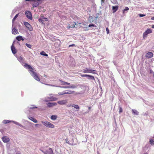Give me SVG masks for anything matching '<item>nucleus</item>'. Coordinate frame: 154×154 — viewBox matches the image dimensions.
<instances>
[{"label":"nucleus","mask_w":154,"mask_h":154,"mask_svg":"<svg viewBox=\"0 0 154 154\" xmlns=\"http://www.w3.org/2000/svg\"><path fill=\"white\" fill-rule=\"evenodd\" d=\"M153 54L152 52H149L146 53V57L148 58H150L153 57Z\"/></svg>","instance_id":"nucleus-13"},{"label":"nucleus","mask_w":154,"mask_h":154,"mask_svg":"<svg viewBox=\"0 0 154 154\" xmlns=\"http://www.w3.org/2000/svg\"><path fill=\"white\" fill-rule=\"evenodd\" d=\"M153 76H154V75H153Z\"/></svg>","instance_id":"nucleus-62"},{"label":"nucleus","mask_w":154,"mask_h":154,"mask_svg":"<svg viewBox=\"0 0 154 154\" xmlns=\"http://www.w3.org/2000/svg\"><path fill=\"white\" fill-rule=\"evenodd\" d=\"M38 21L40 22H43V20L41 19H38Z\"/></svg>","instance_id":"nucleus-44"},{"label":"nucleus","mask_w":154,"mask_h":154,"mask_svg":"<svg viewBox=\"0 0 154 154\" xmlns=\"http://www.w3.org/2000/svg\"><path fill=\"white\" fill-rule=\"evenodd\" d=\"M57 104L56 103H47V105L48 107H50L53 106Z\"/></svg>","instance_id":"nucleus-15"},{"label":"nucleus","mask_w":154,"mask_h":154,"mask_svg":"<svg viewBox=\"0 0 154 154\" xmlns=\"http://www.w3.org/2000/svg\"><path fill=\"white\" fill-rule=\"evenodd\" d=\"M45 102H47L48 101L47 100H45Z\"/></svg>","instance_id":"nucleus-58"},{"label":"nucleus","mask_w":154,"mask_h":154,"mask_svg":"<svg viewBox=\"0 0 154 154\" xmlns=\"http://www.w3.org/2000/svg\"><path fill=\"white\" fill-rule=\"evenodd\" d=\"M74 92V91H68L67 90H66L63 91V92H60L58 93V94L60 95H63L66 94H71Z\"/></svg>","instance_id":"nucleus-5"},{"label":"nucleus","mask_w":154,"mask_h":154,"mask_svg":"<svg viewBox=\"0 0 154 154\" xmlns=\"http://www.w3.org/2000/svg\"><path fill=\"white\" fill-rule=\"evenodd\" d=\"M47 127L49 128H54V126H46Z\"/></svg>","instance_id":"nucleus-43"},{"label":"nucleus","mask_w":154,"mask_h":154,"mask_svg":"<svg viewBox=\"0 0 154 154\" xmlns=\"http://www.w3.org/2000/svg\"><path fill=\"white\" fill-rule=\"evenodd\" d=\"M16 39L18 41H20L21 40L23 41L24 39L21 36L19 35L16 37Z\"/></svg>","instance_id":"nucleus-24"},{"label":"nucleus","mask_w":154,"mask_h":154,"mask_svg":"<svg viewBox=\"0 0 154 154\" xmlns=\"http://www.w3.org/2000/svg\"><path fill=\"white\" fill-rule=\"evenodd\" d=\"M20 126L21 127L23 128H25V126L21 125V126Z\"/></svg>","instance_id":"nucleus-48"},{"label":"nucleus","mask_w":154,"mask_h":154,"mask_svg":"<svg viewBox=\"0 0 154 154\" xmlns=\"http://www.w3.org/2000/svg\"><path fill=\"white\" fill-rule=\"evenodd\" d=\"M81 74V76L82 77H87V76H88V75L85 74V75H82Z\"/></svg>","instance_id":"nucleus-39"},{"label":"nucleus","mask_w":154,"mask_h":154,"mask_svg":"<svg viewBox=\"0 0 154 154\" xmlns=\"http://www.w3.org/2000/svg\"><path fill=\"white\" fill-rule=\"evenodd\" d=\"M40 54L42 55L45 56L46 57L48 56V54L45 53V52L43 51H42L40 52Z\"/></svg>","instance_id":"nucleus-28"},{"label":"nucleus","mask_w":154,"mask_h":154,"mask_svg":"<svg viewBox=\"0 0 154 154\" xmlns=\"http://www.w3.org/2000/svg\"><path fill=\"white\" fill-rule=\"evenodd\" d=\"M57 118V116H56L52 115L51 117V119L53 120H55Z\"/></svg>","instance_id":"nucleus-29"},{"label":"nucleus","mask_w":154,"mask_h":154,"mask_svg":"<svg viewBox=\"0 0 154 154\" xmlns=\"http://www.w3.org/2000/svg\"><path fill=\"white\" fill-rule=\"evenodd\" d=\"M24 24L29 30L32 31V30L33 28L28 23L24 22Z\"/></svg>","instance_id":"nucleus-8"},{"label":"nucleus","mask_w":154,"mask_h":154,"mask_svg":"<svg viewBox=\"0 0 154 154\" xmlns=\"http://www.w3.org/2000/svg\"><path fill=\"white\" fill-rule=\"evenodd\" d=\"M65 141H66V143H68L69 144V139H66L65 140Z\"/></svg>","instance_id":"nucleus-38"},{"label":"nucleus","mask_w":154,"mask_h":154,"mask_svg":"<svg viewBox=\"0 0 154 154\" xmlns=\"http://www.w3.org/2000/svg\"><path fill=\"white\" fill-rule=\"evenodd\" d=\"M41 0H36L35 1H33L34 2V3L33 4V8L36 7H37L39 5V3L38 2H40Z\"/></svg>","instance_id":"nucleus-11"},{"label":"nucleus","mask_w":154,"mask_h":154,"mask_svg":"<svg viewBox=\"0 0 154 154\" xmlns=\"http://www.w3.org/2000/svg\"><path fill=\"white\" fill-rule=\"evenodd\" d=\"M88 75V76H87V77H88V79H91L93 80H94L95 79L94 76Z\"/></svg>","instance_id":"nucleus-27"},{"label":"nucleus","mask_w":154,"mask_h":154,"mask_svg":"<svg viewBox=\"0 0 154 154\" xmlns=\"http://www.w3.org/2000/svg\"><path fill=\"white\" fill-rule=\"evenodd\" d=\"M12 34L15 35L16 34H19L17 30L15 28H13L12 29Z\"/></svg>","instance_id":"nucleus-16"},{"label":"nucleus","mask_w":154,"mask_h":154,"mask_svg":"<svg viewBox=\"0 0 154 154\" xmlns=\"http://www.w3.org/2000/svg\"><path fill=\"white\" fill-rule=\"evenodd\" d=\"M96 71L95 70L90 69L89 70L87 68H86L85 69H83V72H95Z\"/></svg>","instance_id":"nucleus-14"},{"label":"nucleus","mask_w":154,"mask_h":154,"mask_svg":"<svg viewBox=\"0 0 154 154\" xmlns=\"http://www.w3.org/2000/svg\"><path fill=\"white\" fill-rule=\"evenodd\" d=\"M58 103L60 105H64L67 103V101L66 100H62L61 101H58Z\"/></svg>","instance_id":"nucleus-10"},{"label":"nucleus","mask_w":154,"mask_h":154,"mask_svg":"<svg viewBox=\"0 0 154 154\" xmlns=\"http://www.w3.org/2000/svg\"><path fill=\"white\" fill-rule=\"evenodd\" d=\"M145 147H147V145H146L145 146Z\"/></svg>","instance_id":"nucleus-57"},{"label":"nucleus","mask_w":154,"mask_h":154,"mask_svg":"<svg viewBox=\"0 0 154 154\" xmlns=\"http://www.w3.org/2000/svg\"><path fill=\"white\" fill-rule=\"evenodd\" d=\"M16 154H21L20 152H17L16 153Z\"/></svg>","instance_id":"nucleus-52"},{"label":"nucleus","mask_w":154,"mask_h":154,"mask_svg":"<svg viewBox=\"0 0 154 154\" xmlns=\"http://www.w3.org/2000/svg\"><path fill=\"white\" fill-rule=\"evenodd\" d=\"M35 125H38V124H35Z\"/></svg>","instance_id":"nucleus-59"},{"label":"nucleus","mask_w":154,"mask_h":154,"mask_svg":"<svg viewBox=\"0 0 154 154\" xmlns=\"http://www.w3.org/2000/svg\"><path fill=\"white\" fill-rule=\"evenodd\" d=\"M25 14L27 18L30 20H32V17L31 13L29 11H26Z\"/></svg>","instance_id":"nucleus-7"},{"label":"nucleus","mask_w":154,"mask_h":154,"mask_svg":"<svg viewBox=\"0 0 154 154\" xmlns=\"http://www.w3.org/2000/svg\"><path fill=\"white\" fill-rule=\"evenodd\" d=\"M117 126H114L113 127V129L114 131H116L117 130Z\"/></svg>","instance_id":"nucleus-33"},{"label":"nucleus","mask_w":154,"mask_h":154,"mask_svg":"<svg viewBox=\"0 0 154 154\" xmlns=\"http://www.w3.org/2000/svg\"><path fill=\"white\" fill-rule=\"evenodd\" d=\"M145 16V14H139V16L140 17H142Z\"/></svg>","instance_id":"nucleus-41"},{"label":"nucleus","mask_w":154,"mask_h":154,"mask_svg":"<svg viewBox=\"0 0 154 154\" xmlns=\"http://www.w3.org/2000/svg\"><path fill=\"white\" fill-rule=\"evenodd\" d=\"M63 85H69L70 83L66 82H63Z\"/></svg>","instance_id":"nucleus-32"},{"label":"nucleus","mask_w":154,"mask_h":154,"mask_svg":"<svg viewBox=\"0 0 154 154\" xmlns=\"http://www.w3.org/2000/svg\"><path fill=\"white\" fill-rule=\"evenodd\" d=\"M91 109V107H88V109H89L90 110V109Z\"/></svg>","instance_id":"nucleus-53"},{"label":"nucleus","mask_w":154,"mask_h":154,"mask_svg":"<svg viewBox=\"0 0 154 154\" xmlns=\"http://www.w3.org/2000/svg\"><path fill=\"white\" fill-rule=\"evenodd\" d=\"M152 32V30L150 29H148L146 31L143 33V38L146 37L147 35L151 33Z\"/></svg>","instance_id":"nucleus-4"},{"label":"nucleus","mask_w":154,"mask_h":154,"mask_svg":"<svg viewBox=\"0 0 154 154\" xmlns=\"http://www.w3.org/2000/svg\"><path fill=\"white\" fill-rule=\"evenodd\" d=\"M122 107L119 106V112L121 113L122 112Z\"/></svg>","instance_id":"nucleus-34"},{"label":"nucleus","mask_w":154,"mask_h":154,"mask_svg":"<svg viewBox=\"0 0 154 154\" xmlns=\"http://www.w3.org/2000/svg\"><path fill=\"white\" fill-rule=\"evenodd\" d=\"M129 10V8L128 7H126L123 10V12L125 11H128Z\"/></svg>","instance_id":"nucleus-40"},{"label":"nucleus","mask_w":154,"mask_h":154,"mask_svg":"<svg viewBox=\"0 0 154 154\" xmlns=\"http://www.w3.org/2000/svg\"><path fill=\"white\" fill-rule=\"evenodd\" d=\"M2 143L0 141V143Z\"/></svg>","instance_id":"nucleus-61"},{"label":"nucleus","mask_w":154,"mask_h":154,"mask_svg":"<svg viewBox=\"0 0 154 154\" xmlns=\"http://www.w3.org/2000/svg\"><path fill=\"white\" fill-rule=\"evenodd\" d=\"M148 154V153H143V154Z\"/></svg>","instance_id":"nucleus-56"},{"label":"nucleus","mask_w":154,"mask_h":154,"mask_svg":"<svg viewBox=\"0 0 154 154\" xmlns=\"http://www.w3.org/2000/svg\"><path fill=\"white\" fill-rule=\"evenodd\" d=\"M32 73H31V75L35 79L38 81H40V79L38 77V75L37 73L34 72V70L32 72Z\"/></svg>","instance_id":"nucleus-2"},{"label":"nucleus","mask_w":154,"mask_h":154,"mask_svg":"<svg viewBox=\"0 0 154 154\" xmlns=\"http://www.w3.org/2000/svg\"><path fill=\"white\" fill-rule=\"evenodd\" d=\"M67 106L69 107L72 106L77 109L79 108V106L78 105L71 104L69 105H68Z\"/></svg>","instance_id":"nucleus-19"},{"label":"nucleus","mask_w":154,"mask_h":154,"mask_svg":"<svg viewBox=\"0 0 154 154\" xmlns=\"http://www.w3.org/2000/svg\"><path fill=\"white\" fill-rule=\"evenodd\" d=\"M132 112L133 114L138 115L139 114V112L136 109H132Z\"/></svg>","instance_id":"nucleus-25"},{"label":"nucleus","mask_w":154,"mask_h":154,"mask_svg":"<svg viewBox=\"0 0 154 154\" xmlns=\"http://www.w3.org/2000/svg\"><path fill=\"white\" fill-rule=\"evenodd\" d=\"M42 122L43 124L44 125H53L52 124H51L50 122H48L46 121Z\"/></svg>","instance_id":"nucleus-21"},{"label":"nucleus","mask_w":154,"mask_h":154,"mask_svg":"<svg viewBox=\"0 0 154 154\" xmlns=\"http://www.w3.org/2000/svg\"><path fill=\"white\" fill-rule=\"evenodd\" d=\"M149 143L152 145L154 144V140L153 139H151L149 140Z\"/></svg>","instance_id":"nucleus-30"},{"label":"nucleus","mask_w":154,"mask_h":154,"mask_svg":"<svg viewBox=\"0 0 154 154\" xmlns=\"http://www.w3.org/2000/svg\"><path fill=\"white\" fill-rule=\"evenodd\" d=\"M77 24H80L81 23H79L78 22H77Z\"/></svg>","instance_id":"nucleus-54"},{"label":"nucleus","mask_w":154,"mask_h":154,"mask_svg":"<svg viewBox=\"0 0 154 154\" xmlns=\"http://www.w3.org/2000/svg\"><path fill=\"white\" fill-rule=\"evenodd\" d=\"M48 99L50 101H55L57 100V98L56 97H53L51 96L50 97H48Z\"/></svg>","instance_id":"nucleus-22"},{"label":"nucleus","mask_w":154,"mask_h":154,"mask_svg":"<svg viewBox=\"0 0 154 154\" xmlns=\"http://www.w3.org/2000/svg\"><path fill=\"white\" fill-rule=\"evenodd\" d=\"M19 58L21 59V60H22V57H21Z\"/></svg>","instance_id":"nucleus-55"},{"label":"nucleus","mask_w":154,"mask_h":154,"mask_svg":"<svg viewBox=\"0 0 154 154\" xmlns=\"http://www.w3.org/2000/svg\"><path fill=\"white\" fill-rule=\"evenodd\" d=\"M36 0H26V1H35Z\"/></svg>","instance_id":"nucleus-47"},{"label":"nucleus","mask_w":154,"mask_h":154,"mask_svg":"<svg viewBox=\"0 0 154 154\" xmlns=\"http://www.w3.org/2000/svg\"><path fill=\"white\" fill-rule=\"evenodd\" d=\"M2 139L3 141L5 143H7L10 141V139L7 136H3Z\"/></svg>","instance_id":"nucleus-9"},{"label":"nucleus","mask_w":154,"mask_h":154,"mask_svg":"<svg viewBox=\"0 0 154 154\" xmlns=\"http://www.w3.org/2000/svg\"><path fill=\"white\" fill-rule=\"evenodd\" d=\"M151 19L152 20H154V16L152 17V18H151Z\"/></svg>","instance_id":"nucleus-49"},{"label":"nucleus","mask_w":154,"mask_h":154,"mask_svg":"<svg viewBox=\"0 0 154 154\" xmlns=\"http://www.w3.org/2000/svg\"><path fill=\"white\" fill-rule=\"evenodd\" d=\"M18 14H17L14 17V18H13V20H12V22H14L15 20H16V19L17 18V17H18Z\"/></svg>","instance_id":"nucleus-31"},{"label":"nucleus","mask_w":154,"mask_h":154,"mask_svg":"<svg viewBox=\"0 0 154 154\" xmlns=\"http://www.w3.org/2000/svg\"><path fill=\"white\" fill-rule=\"evenodd\" d=\"M40 150L42 151L44 154H45L46 150H42L41 149H40Z\"/></svg>","instance_id":"nucleus-42"},{"label":"nucleus","mask_w":154,"mask_h":154,"mask_svg":"<svg viewBox=\"0 0 154 154\" xmlns=\"http://www.w3.org/2000/svg\"><path fill=\"white\" fill-rule=\"evenodd\" d=\"M11 50L13 54H15L17 53L16 49L13 45L11 46Z\"/></svg>","instance_id":"nucleus-17"},{"label":"nucleus","mask_w":154,"mask_h":154,"mask_svg":"<svg viewBox=\"0 0 154 154\" xmlns=\"http://www.w3.org/2000/svg\"><path fill=\"white\" fill-rule=\"evenodd\" d=\"M71 137L69 139V145H75L76 143V142L77 139L74 137L71 136Z\"/></svg>","instance_id":"nucleus-1"},{"label":"nucleus","mask_w":154,"mask_h":154,"mask_svg":"<svg viewBox=\"0 0 154 154\" xmlns=\"http://www.w3.org/2000/svg\"><path fill=\"white\" fill-rule=\"evenodd\" d=\"M45 154H54L52 149L49 148L48 149L46 150Z\"/></svg>","instance_id":"nucleus-12"},{"label":"nucleus","mask_w":154,"mask_h":154,"mask_svg":"<svg viewBox=\"0 0 154 154\" xmlns=\"http://www.w3.org/2000/svg\"><path fill=\"white\" fill-rule=\"evenodd\" d=\"M152 28H154V24L152 26Z\"/></svg>","instance_id":"nucleus-51"},{"label":"nucleus","mask_w":154,"mask_h":154,"mask_svg":"<svg viewBox=\"0 0 154 154\" xmlns=\"http://www.w3.org/2000/svg\"><path fill=\"white\" fill-rule=\"evenodd\" d=\"M2 122L4 124H8L9 123H10L11 124H15L16 125H18V123L16 122H15L14 121H10L9 120H4Z\"/></svg>","instance_id":"nucleus-3"},{"label":"nucleus","mask_w":154,"mask_h":154,"mask_svg":"<svg viewBox=\"0 0 154 154\" xmlns=\"http://www.w3.org/2000/svg\"><path fill=\"white\" fill-rule=\"evenodd\" d=\"M105 0H101V3L102 4L104 2Z\"/></svg>","instance_id":"nucleus-46"},{"label":"nucleus","mask_w":154,"mask_h":154,"mask_svg":"<svg viewBox=\"0 0 154 154\" xmlns=\"http://www.w3.org/2000/svg\"><path fill=\"white\" fill-rule=\"evenodd\" d=\"M118 6H113L112 7V9L114 13L116 12L118 9Z\"/></svg>","instance_id":"nucleus-23"},{"label":"nucleus","mask_w":154,"mask_h":154,"mask_svg":"<svg viewBox=\"0 0 154 154\" xmlns=\"http://www.w3.org/2000/svg\"><path fill=\"white\" fill-rule=\"evenodd\" d=\"M29 119L30 120L32 121L35 123H37V120L36 119H35L34 118L32 117H30L29 118Z\"/></svg>","instance_id":"nucleus-26"},{"label":"nucleus","mask_w":154,"mask_h":154,"mask_svg":"<svg viewBox=\"0 0 154 154\" xmlns=\"http://www.w3.org/2000/svg\"><path fill=\"white\" fill-rule=\"evenodd\" d=\"M152 71V70H150V73H151V71Z\"/></svg>","instance_id":"nucleus-60"},{"label":"nucleus","mask_w":154,"mask_h":154,"mask_svg":"<svg viewBox=\"0 0 154 154\" xmlns=\"http://www.w3.org/2000/svg\"><path fill=\"white\" fill-rule=\"evenodd\" d=\"M88 26L89 27H90L91 26H93V27H95V26H95V25H94V24H89V25H88Z\"/></svg>","instance_id":"nucleus-37"},{"label":"nucleus","mask_w":154,"mask_h":154,"mask_svg":"<svg viewBox=\"0 0 154 154\" xmlns=\"http://www.w3.org/2000/svg\"><path fill=\"white\" fill-rule=\"evenodd\" d=\"M75 45H74V44L71 45H70L69 46V47H72V46H75Z\"/></svg>","instance_id":"nucleus-45"},{"label":"nucleus","mask_w":154,"mask_h":154,"mask_svg":"<svg viewBox=\"0 0 154 154\" xmlns=\"http://www.w3.org/2000/svg\"><path fill=\"white\" fill-rule=\"evenodd\" d=\"M76 25V23L75 22L71 23L69 25L68 27L69 28H73L75 27V25Z\"/></svg>","instance_id":"nucleus-20"},{"label":"nucleus","mask_w":154,"mask_h":154,"mask_svg":"<svg viewBox=\"0 0 154 154\" xmlns=\"http://www.w3.org/2000/svg\"><path fill=\"white\" fill-rule=\"evenodd\" d=\"M106 30L107 32H108H108H109V30H108V28H106Z\"/></svg>","instance_id":"nucleus-50"},{"label":"nucleus","mask_w":154,"mask_h":154,"mask_svg":"<svg viewBox=\"0 0 154 154\" xmlns=\"http://www.w3.org/2000/svg\"><path fill=\"white\" fill-rule=\"evenodd\" d=\"M77 86V85H73L72 86H63L62 87L64 88H76Z\"/></svg>","instance_id":"nucleus-18"},{"label":"nucleus","mask_w":154,"mask_h":154,"mask_svg":"<svg viewBox=\"0 0 154 154\" xmlns=\"http://www.w3.org/2000/svg\"><path fill=\"white\" fill-rule=\"evenodd\" d=\"M24 67L26 69H29V70L32 72L34 70V68L32 67L31 66L28 65L27 63H25L24 65Z\"/></svg>","instance_id":"nucleus-6"},{"label":"nucleus","mask_w":154,"mask_h":154,"mask_svg":"<svg viewBox=\"0 0 154 154\" xmlns=\"http://www.w3.org/2000/svg\"><path fill=\"white\" fill-rule=\"evenodd\" d=\"M26 45L29 48H31L32 47V46L27 43L26 44Z\"/></svg>","instance_id":"nucleus-35"},{"label":"nucleus","mask_w":154,"mask_h":154,"mask_svg":"<svg viewBox=\"0 0 154 154\" xmlns=\"http://www.w3.org/2000/svg\"><path fill=\"white\" fill-rule=\"evenodd\" d=\"M6 130L5 128H3L2 129H0V131L2 133H3V132H4Z\"/></svg>","instance_id":"nucleus-36"}]
</instances>
